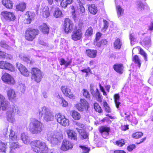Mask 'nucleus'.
Masks as SVG:
<instances>
[{"label": "nucleus", "instance_id": "nucleus-1", "mask_svg": "<svg viewBox=\"0 0 153 153\" xmlns=\"http://www.w3.org/2000/svg\"><path fill=\"white\" fill-rule=\"evenodd\" d=\"M31 146L33 151L38 153H47L48 148L46 144L39 140L32 141Z\"/></svg>", "mask_w": 153, "mask_h": 153}, {"label": "nucleus", "instance_id": "nucleus-2", "mask_svg": "<svg viewBox=\"0 0 153 153\" xmlns=\"http://www.w3.org/2000/svg\"><path fill=\"white\" fill-rule=\"evenodd\" d=\"M30 132L35 134L40 133L43 130L44 127L42 123L38 120L34 119L30 123Z\"/></svg>", "mask_w": 153, "mask_h": 153}, {"label": "nucleus", "instance_id": "nucleus-3", "mask_svg": "<svg viewBox=\"0 0 153 153\" xmlns=\"http://www.w3.org/2000/svg\"><path fill=\"white\" fill-rule=\"evenodd\" d=\"M39 113L41 117H43L44 120L46 122L53 121L54 118L52 111L46 107L41 108L39 110Z\"/></svg>", "mask_w": 153, "mask_h": 153}, {"label": "nucleus", "instance_id": "nucleus-4", "mask_svg": "<svg viewBox=\"0 0 153 153\" xmlns=\"http://www.w3.org/2000/svg\"><path fill=\"white\" fill-rule=\"evenodd\" d=\"M47 140L49 142L53 145H56L60 142L63 138L62 134L57 132L56 134L51 132L47 135Z\"/></svg>", "mask_w": 153, "mask_h": 153}, {"label": "nucleus", "instance_id": "nucleus-5", "mask_svg": "<svg viewBox=\"0 0 153 153\" xmlns=\"http://www.w3.org/2000/svg\"><path fill=\"white\" fill-rule=\"evenodd\" d=\"M18 111V107L16 105H12L6 113V117L7 121L13 123L15 121L14 113Z\"/></svg>", "mask_w": 153, "mask_h": 153}, {"label": "nucleus", "instance_id": "nucleus-6", "mask_svg": "<svg viewBox=\"0 0 153 153\" xmlns=\"http://www.w3.org/2000/svg\"><path fill=\"white\" fill-rule=\"evenodd\" d=\"M38 34L39 30L37 29L28 28L25 32V38L27 40L31 41Z\"/></svg>", "mask_w": 153, "mask_h": 153}, {"label": "nucleus", "instance_id": "nucleus-7", "mask_svg": "<svg viewBox=\"0 0 153 153\" xmlns=\"http://www.w3.org/2000/svg\"><path fill=\"white\" fill-rule=\"evenodd\" d=\"M32 74L31 78L37 82H40L43 77V75L40 70L37 68H33L31 71Z\"/></svg>", "mask_w": 153, "mask_h": 153}, {"label": "nucleus", "instance_id": "nucleus-8", "mask_svg": "<svg viewBox=\"0 0 153 153\" xmlns=\"http://www.w3.org/2000/svg\"><path fill=\"white\" fill-rule=\"evenodd\" d=\"M75 107L79 111H86L88 110V104L85 99H81L80 103L76 104Z\"/></svg>", "mask_w": 153, "mask_h": 153}, {"label": "nucleus", "instance_id": "nucleus-9", "mask_svg": "<svg viewBox=\"0 0 153 153\" xmlns=\"http://www.w3.org/2000/svg\"><path fill=\"white\" fill-rule=\"evenodd\" d=\"M63 26V28L65 33L71 32L73 29V24L69 19H65Z\"/></svg>", "mask_w": 153, "mask_h": 153}, {"label": "nucleus", "instance_id": "nucleus-10", "mask_svg": "<svg viewBox=\"0 0 153 153\" xmlns=\"http://www.w3.org/2000/svg\"><path fill=\"white\" fill-rule=\"evenodd\" d=\"M57 121L62 126H65L69 125V120L65 118L64 116L58 114L56 116Z\"/></svg>", "mask_w": 153, "mask_h": 153}, {"label": "nucleus", "instance_id": "nucleus-11", "mask_svg": "<svg viewBox=\"0 0 153 153\" xmlns=\"http://www.w3.org/2000/svg\"><path fill=\"white\" fill-rule=\"evenodd\" d=\"M61 90L65 95L70 98L73 99V96L70 87L68 86H63L61 88Z\"/></svg>", "mask_w": 153, "mask_h": 153}, {"label": "nucleus", "instance_id": "nucleus-12", "mask_svg": "<svg viewBox=\"0 0 153 153\" xmlns=\"http://www.w3.org/2000/svg\"><path fill=\"white\" fill-rule=\"evenodd\" d=\"M2 79L4 82L8 84H13L15 81L13 78L10 74L5 73L2 76Z\"/></svg>", "mask_w": 153, "mask_h": 153}, {"label": "nucleus", "instance_id": "nucleus-13", "mask_svg": "<svg viewBox=\"0 0 153 153\" xmlns=\"http://www.w3.org/2000/svg\"><path fill=\"white\" fill-rule=\"evenodd\" d=\"M17 68L24 76H27L29 75V72L27 69L22 64L17 63L16 64Z\"/></svg>", "mask_w": 153, "mask_h": 153}, {"label": "nucleus", "instance_id": "nucleus-14", "mask_svg": "<svg viewBox=\"0 0 153 153\" xmlns=\"http://www.w3.org/2000/svg\"><path fill=\"white\" fill-rule=\"evenodd\" d=\"M82 34L81 29H78L76 30L73 32L71 37L74 40H79L82 38Z\"/></svg>", "mask_w": 153, "mask_h": 153}, {"label": "nucleus", "instance_id": "nucleus-15", "mask_svg": "<svg viewBox=\"0 0 153 153\" xmlns=\"http://www.w3.org/2000/svg\"><path fill=\"white\" fill-rule=\"evenodd\" d=\"M0 68L8 69L11 71L14 69V68L12 64L4 61H0Z\"/></svg>", "mask_w": 153, "mask_h": 153}, {"label": "nucleus", "instance_id": "nucleus-16", "mask_svg": "<svg viewBox=\"0 0 153 153\" xmlns=\"http://www.w3.org/2000/svg\"><path fill=\"white\" fill-rule=\"evenodd\" d=\"M109 127L102 126L100 128V131L104 138H108L109 136V132L110 131Z\"/></svg>", "mask_w": 153, "mask_h": 153}, {"label": "nucleus", "instance_id": "nucleus-17", "mask_svg": "<svg viewBox=\"0 0 153 153\" xmlns=\"http://www.w3.org/2000/svg\"><path fill=\"white\" fill-rule=\"evenodd\" d=\"M73 147V145L71 143L67 140H64L63 142L61 148V150L66 151L71 149Z\"/></svg>", "mask_w": 153, "mask_h": 153}, {"label": "nucleus", "instance_id": "nucleus-18", "mask_svg": "<svg viewBox=\"0 0 153 153\" xmlns=\"http://www.w3.org/2000/svg\"><path fill=\"white\" fill-rule=\"evenodd\" d=\"M9 104V102L5 100V98L2 95H0V107L2 108V110H5Z\"/></svg>", "mask_w": 153, "mask_h": 153}, {"label": "nucleus", "instance_id": "nucleus-19", "mask_svg": "<svg viewBox=\"0 0 153 153\" xmlns=\"http://www.w3.org/2000/svg\"><path fill=\"white\" fill-rule=\"evenodd\" d=\"M2 14L4 18L8 21L13 20L15 19L14 15L11 13L5 11L2 12Z\"/></svg>", "mask_w": 153, "mask_h": 153}, {"label": "nucleus", "instance_id": "nucleus-20", "mask_svg": "<svg viewBox=\"0 0 153 153\" xmlns=\"http://www.w3.org/2000/svg\"><path fill=\"white\" fill-rule=\"evenodd\" d=\"M114 70L120 74L123 73L124 67L121 63H117L114 64L113 66Z\"/></svg>", "mask_w": 153, "mask_h": 153}, {"label": "nucleus", "instance_id": "nucleus-21", "mask_svg": "<svg viewBox=\"0 0 153 153\" xmlns=\"http://www.w3.org/2000/svg\"><path fill=\"white\" fill-rule=\"evenodd\" d=\"M35 14L30 12L27 11L26 13L25 17L26 18L25 22L27 24H30Z\"/></svg>", "mask_w": 153, "mask_h": 153}, {"label": "nucleus", "instance_id": "nucleus-22", "mask_svg": "<svg viewBox=\"0 0 153 153\" xmlns=\"http://www.w3.org/2000/svg\"><path fill=\"white\" fill-rule=\"evenodd\" d=\"M40 15L44 18H47L50 15L48 8L47 6L42 7L40 10Z\"/></svg>", "mask_w": 153, "mask_h": 153}, {"label": "nucleus", "instance_id": "nucleus-23", "mask_svg": "<svg viewBox=\"0 0 153 153\" xmlns=\"http://www.w3.org/2000/svg\"><path fill=\"white\" fill-rule=\"evenodd\" d=\"M21 138L24 144H31L30 137L27 134L24 133H22Z\"/></svg>", "mask_w": 153, "mask_h": 153}, {"label": "nucleus", "instance_id": "nucleus-24", "mask_svg": "<svg viewBox=\"0 0 153 153\" xmlns=\"http://www.w3.org/2000/svg\"><path fill=\"white\" fill-rule=\"evenodd\" d=\"M78 3L77 11L79 14L83 13L85 11V9L82 5L84 2L83 0H76Z\"/></svg>", "mask_w": 153, "mask_h": 153}, {"label": "nucleus", "instance_id": "nucleus-25", "mask_svg": "<svg viewBox=\"0 0 153 153\" xmlns=\"http://www.w3.org/2000/svg\"><path fill=\"white\" fill-rule=\"evenodd\" d=\"M26 4L24 2H21L17 4L16 6V10L17 11H23L26 8Z\"/></svg>", "mask_w": 153, "mask_h": 153}, {"label": "nucleus", "instance_id": "nucleus-26", "mask_svg": "<svg viewBox=\"0 0 153 153\" xmlns=\"http://www.w3.org/2000/svg\"><path fill=\"white\" fill-rule=\"evenodd\" d=\"M7 94L9 100L11 101H12L16 97L15 92L12 89H10L8 91Z\"/></svg>", "mask_w": 153, "mask_h": 153}, {"label": "nucleus", "instance_id": "nucleus-27", "mask_svg": "<svg viewBox=\"0 0 153 153\" xmlns=\"http://www.w3.org/2000/svg\"><path fill=\"white\" fill-rule=\"evenodd\" d=\"M67 133L69 138L74 140L77 139V134L73 130H67Z\"/></svg>", "mask_w": 153, "mask_h": 153}, {"label": "nucleus", "instance_id": "nucleus-28", "mask_svg": "<svg viewBox=\"0 0 153 153\" xmlns=\"http://www.w3.org/2000/svg\"><path fill=\"white\" fill-rule=\"evenodd\" d=\"M86 53L89 57L93 58L96 56L97 51L96 50L88 49L86 50Z\"/></svg>", "mask_w": 153, "mask_h": 153}, {"label": "nucleus", "instance_id": "nucleus-29", "mask_svg": "<svg viewBox=\"0 0 153 153\" xmlns=\"http://www.w3.org/2000/svg\"><path fill=\"white\" fill-rule=\"evenodd\" d=\"M2 3L8 9H11L13 7V2L9 0H2Z\"/></svg>", "mask_w": 153, "mask_h": 153}, {"label": "nucleus", "instance_id": "nucleus-30", "mask_svg": "<svg viewBox=\"0 0 153 153\" xmlns=\"http://www.w3.org/2000/svg\"><path fill=\"white\" fill-rule=\"evenodd\" d=\"M76 129L79 133L81 139H86L88 138V135L86 132L82 130V129H79L78 128L76 127Z\"/></svg>", "mask_w": 153, "mask_h": 153}, {"label": "nucleus", "instance_id": "nucleus-31", "mask_svg": "<svg viewBox=\"0 0 153 153\" xmlns=\"http://www.w3.org/2000/svg\"><path fill=\"white\" fill-rule=\"evenodd\" d=\"M59 1L61 6L64 8H65L68 4H70L72 3L73 0H59Z\"/></svg>", "mask_w": 153, "mask_h": 153}, {"label": "nucleus", "instance_id": "nucleus-32", "mask_svg": "<svg viewBox=\"0 0 153 153\" xmlns=\"http://www.w3.org/2000/svg\"><path fill=\"white\" fill-rule=\"evenodd\" d=\"M39 29L43 33L45 34H48L49 31V28L45 24H43L39 27Z\"/></svg>", "mask_w": 153, "mask_h": 153}, {"label": "nucleus", "instance_id": "nucleus-33", "mask_svg": "<svg viewBox=\"0 0 153 153\" xmlns=\"http://www.w3.org/2000/svg\"><path fill=\"white\" fill-rule=\"evenodd\" d=\"M88 9L90 12L92 14H95L97 12V7L95 4H89L88 7Z\"/></svg>", "mask_w": 153, "mask_h": 153}, {"label": "nucleus", "instance_id": "nucleus-34", "mask_svg": "<svg viewBox=\"0 0 153 153\" xmlns=\"http://www.w3.org/2000/svg\"><path fill=\"white\" fill-rule=\"evenodd\" d=\"M72 62V60L71 59L68 61H66L64 59L61 58L60 60V64L61 65H64L65 67L67 68L68 66L70 65Z\"/></svg>", "mask_w": 153, "mask_h": 153}, {"label": "nucleus", "instance_id": "nucleus-35", "mask_svg": "<svg viewBox=\"0 0 153 153\" xmlns=\"http://www.w3.org/2000/svg\"><path fill=\"white\" fill-rule=\"evenodd\" d=\"M120 96L119 94H115L114 96V102L116 105V107L118 108L120 104V102H119Z\"/></svg>", "mask_w": 153, "mask_h": 153}, {"label": "nucleus", "instance_id": "nucleus-36", "mask_svg": "<svg viewBox=\"0 0 153 153\" xmlns=\"http://www.w3.org/2000/svg\"><path fill=\"white\" fill-rule=\"evenodd\" d=\"M116 7L117 16L120 17L123 15L124 10L119 5H117Z\"/></svg>", "mask_w": 153, "mask_h": 153}, {"label": "nucleus", "instance_id": "nucleus-37", "mask_svg": "<svg viewBox=\"0 0 153 153\" xmlns=\"http://www.w3.org/2000/svg\"><path fill=\"white\" fill-rule=\"evenodd\" d=\"M71 116L75 120H79L81 118L80 114L77 111H72Z\"/></svg>", "mask_w": 153, "mask_h": 153}, {"label": "nucleus", "instance_id": "nucleus-38", "mask_svg": "<svg viewBox=\"0 0 153 153\" xmlns=\"http://www.w3.org/2000/svg\"><path fill=\"white\" fill-rule=\"evenodd\" d=\"M122 44L120 39L117 38L115 41L114 44V47L115 49H119L120 48Z\"/></svg>", "mask_w": 153, "mask_h": 153}, {"label": "nucleus", "instance_id": "nucleus-39", "mask_svg": "<svg viewBox=\"0 0 153 153\" xmlns=\"http://www.w3.org/2000/svg\"><path fill=\"white\" fill-rule=\"evenodd\" d=\"M93 34V28L91 27H90L86 30L85 35L87 37L91 36Z\"/></svg>", "mask_w": 153, "mask_h": 153}, {"label": "nucleus", "instance_id": "nucleus-40", "mask_svg": "<svg viewBox=\"0 0 153 153\" xmlns=\"http://www.w3.org/2000/svg\"><path fill=\"white\" fill-rule=\"evenodd\" d=\"M133 61L139 68L140 67L141 65L140 60L137 55H135L133 57Z\"/></svg>", "mask_w": 153, "mask_h": 153}, {"label": "nucleus", "instance_id": "nucleus-41", "mask_svg": "<svg viewBox=\"0 0 153 153\" xmlns=\"http://www.w3.org/2000/svg\"><path fill=\"white\" fill-rule=\"evenodd\" d=\"M107 44V42L106 39H103L101 41L97 42L96 44L97 46L100 47L101 46H103L106 45Z\"/></svg>", "mask_w": 153, "mask_h": 153}, {"label": "nucleus", "instance_id": "nucleus-42", "mask_svg": "<svg viewBox=\"0 0 153 153\" xmlns=\"http://www.w3.org/2000/svg\"><path fill=\"white\" fill-rule=\"evenodd\" d=\"M21 146V145L19 144L18 142L11 143L10 145V148L15 149L16 148H18Z\"/></svg>", "mask_w": 153, "mask_h": 153}, {"label": "nucleus", "instance_id": "nucleus-43", "mask_svg": "<svg viewBox=\"0 0 153 153\" xmlns=\"http://www.w3.org/2000/svg\"><path fill=\"white\" fill-rule=\"evenodd\" d=\"M0 46L7 50H10L11 48L7 45L4 41H1L0 42Z\"/></svg>", "mask_w": 153, "mask_h": 153}, {"label": "nucleus", "instance_id": "nucleus-44", "mask_svg": "<svg viewBox=\"0 0 153 153\" xmlns=\"http://www.w3.org/2000/svg\"><path fill=\"white\" fill-rule=\"evenodd\" d=\"M94 108L95 110L99 113H102V111L101 109V107L99 105V104L97 103H94Z\"/></svg>", "mask_w": 153, "mask_h": 153}, {"label": "nucleus", "instance_id": "nucleus-45", "mask_svg": "<svg viewBox=\"0 0 153 153\" xmlns=\"http://www.w3.org/2000/svg\"><path fill=\"white\" fill-rule=\"evenodd\" d=\"M7 144L0 142V151L5 152L6 148L7 147Z\"/></svg>", "mask_w": 153, "mask_h": 153}, {"label": "nucleus", "instance_id": "nucleus-46", "mask_svg": "<svg viewBox=\"0 0 153 153\" xmlns=\"http://www.w3.org/2000/svg\"><path fill=\"white\" fill-rule=\"evenodd\" d=\"M54 14V16L56 18H58L61 15L62 12L58 8H57L56 9Z\"/></svg>", "mask_w": 153, "mask_h": 153}, {"label": "nucleus", "instance_id": "nucleus-47", "mask_svg": "<svg viewBox=\"0 0 153 153\" xmlns=\"http://www.w3.org/2000/svg\"><path fill=\"white\" fill-rule=\"evenodd\" d=\"M94 95H92L94 97H95L97 100L99 101H101V98L98 90L97 88L96 89V91L95 92Z\"/></svg>", "mask_w": 153, "mask_h": 153}, {"label": "nucleus", "instance_id": "nucleus-48", "mask_svg": "<svg viewBox=\"0 0 153 153\" xmlns=\"http://www.w3.org/2000/svg\"><path fill=\"white\" fill-rule=\"evenodd\" d=\"M144 5L140 1H139L137 4V8L139 11L143 10L144 9Z\"/></svg>", "mask_w": 153, "mask_h": 153}, {"label": "nucleus", "instance_id": "nucleus-49", "mask_svg": "<svg viewBox=\"0 0 153 153\" xmlns=\"http://www.w3.org/2000/svg\"><path fill=\"white\" fill-rule=\"evenodd\" d=\"M9 137L13 140H15L17 138V136L15 135V132L12 130H10Z\"/></svg>", "mask_w": 153, "mask_h": 153}, {"label": "nucleus", "instance_id": "nucleus-50", "mask_svg": "<svg viewBox=\"0 0 153 153\" xmlns=\"http://www.w3.org/2000/svg\"><path fill=\"white\" fill-rule=\"evenodd\" d=\"M102 104L105 108V111L108 113L111 112V110L107 102L105 101L103 102Z\"/></svg>", "mask_w": 153, "mask_h": 153}, {"label": "nucleus", "instance_id": "nucleus-51", "mask_svg": "<svg viewBox=\"0 0 153 153\" xmlns=\"http://www.w3.org/2000/svg\"><path fill=\"white\" fill-rule=\"evenodd\" d=\"M143 135V133L142 132H138L134 133L132 135V137L135 138H138L140 137Z\"/></svg>", "mask_w": 153, "mask_h": 153}, {"label": "nucleus", "instance_id": "nucleus-52", "mask_svg": "<svg viewBox=\"0 0 153 153\" xmlns=\"http://www.w3.org/2000/svg\"><path fill=\"white\" fill-rule=\"evenodd\" d=\"M20 57L24 61L27 62V63H29L30 64H32V60L31 59L27 57L26 56H23V57H21V56Z\"/></svg>", "mask_w": 153, "mask_h": 153}, {"label": "nucleus", "instance_id": "nucleus-53", "mask_svg": "<svg viewBox=\"0 0 153 153\" xmlns=\"http://www.w3.org/2000/svg\"><path fill=\"white\" fill-rule=\"evenodd\" d=\"M116 145L120 147H122L125 144L124 140L122 139L117 141L116 142Z\"/></svg>", "mask_w": 153, "mask_h": 153}, {"label": "nucleus", "instance_id": "nucleus-54", "mask_svg": "<svg viewBox=\"0 0 153 153\" xmlns=\"http://www.w3.org/2000/svg\"><path fill=\"white\" fill-rule=\"evenodd\" d=\"M83 96L87 98H89L90 95L88 91L85 89H83Z\"/></svg>", "mask_w": 153, "mask_h": 153}, {"label": "nucleus", "instance_id": "nucleus-55", "mask_svg": "<svg viewBox=\"0 0 153 153\" xmlns=\"http://www.w3.org/2000/svg\"><path fill=\"white\" fill-rule=\"evenodd\" d=\"M82 150V152L84 153H88L90 150V149L85 146H80Z\"/></svg>", "mask_w": 153, "mask_h": 153}, {"label": "nucleus", "instance_id": "nucleus-56", "mask_svg": "<svg viewBox=\"0 0 153 153\" xmlns=\"http://www.w3.org/2000/svg\"><path fill=\"white\" fill-rule=\"evenodd\" d=\"M19 87L20 88V91L22 92L23 93L24 92L25 89V84L21 83L19 85Z\"/></svg>", "mask_w": 153, "mask_h": 153}, {"label": "nucleus", "instance_id": "nucleus-57", "mask_svg": "<svg viewBox=\"0 0 153 153\" xmlns=\"http://www.w3.org/2000/svg\"><path fill=\"white\" fill-rule=\"evenodd\" d=\"M151 39L149 37H146L144 40V43L146 45H149Z\"/></svg>", "mask_w": 153, "mask_h": 153}, {"label": "nucleus", "instance_id": "nucleus-58", "mask_svg": "<svg viewBox=\"0 0 153 153\" xmlns=\"http://www.w3.org/2000/svg\"><path fill=\"white\" fill-rule=\"evenodd\" d=\"M140 52L141 54L144 57V60L146 61H147V54L145 53V52L142 49H140Z\"/></svg>", "mask_w": 153, "mask_h": 153}, {"label": "nucleus", "instance_id": "nucleus-59", "mask_svg": "<svg viewBox=\"0 0 153 153\" xmlns=\"http://www.w3.org/2000/svg\"><path fill=\"white\" fill-rule=\"evenodd\" d=\"M104 24L103 28L102 30L103 32L106 31V29L107 28L108 26V23L107 21L105 20H103Z\"/></svg>", "mask_w": 153, "mask_h": 153}, {"label": "nucleus", "instance_id": "nucleus-60", "mask_svg": "<svg viewBox=\"0 0 153 153\" xmlns=\"http://www.w3.org/2000/svg\"><path fill=\"white\" fill-rule=\"evenodd\" d=\"M90 89L92 95H94L95 94V92L96 91L94 90V85L91 84H90Z\"/></svg>", "mask_w": 153, "mask_h": 153}, {"label": "nucleus", "instance_id": "nucleus-61", "mask_svg": "<svg viewBox=\"0 0 153 153\" xmlns=\"http://www.w3.org/2000/svg\"><path fill=\"white\" fill-rule=\"evenodd\" d=\"M101 33L99 32H98L96 34V37L95 39V41H96L97 42V41L100 39V38L101 37Z\"/></svg>", "mask_w": 153, "mask_h": 153}, {"label": "nucleus", "instance_id": "nucleus-62", "mask_svg": "<svg viewBox=\"0 0 153 153\" xmlns=\"http://www.w3.org/2000/svg\"><path fill=\"white\" fill-rule=\"evenodd\" d=\"M135 147V146L134 145H132L129 146L127 147V149L129 151H132Z\"/></svg>", "mask_w": 153, "mask_h": 153}, {"label": "nucleus", "instance_id": "nucleus-63", "mask_svg": "<svg viewBox=\"0 0 153 153\" xmlns=\"http://www.w3.org/2000/svg\"><path fill=\"white\" fill-rule=\"evenodd\" d=\"M6 55H7V53L1 51V52H0V58H5L6 57Z\"/></svg>", "mask_w": 153, "mask_h": 153}, {"label": "nucleus", "instance_id": "nucleus-64", "mask_svg": "<svg viewBox=\"0 0 153 153\" xmlns=\"http://www.w3.org/2000/svg\"><path fill=\"white\" fill-rule=\"evenodd\" d=\"M62 105L64 107H66L67 106L68 103L64 99H62Z\"/></svg>", "mask_w": 153, "mask_h": 153}]
</instances>
